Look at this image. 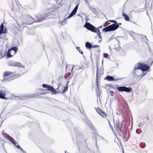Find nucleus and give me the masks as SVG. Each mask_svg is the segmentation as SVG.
<instances>
[{
  "mask_svg": "<svg viewBox=\"0 0 153 153\" xmlns=\"http://www.w3.org/2000/svg\"><path fill=\"white\" fill-rule=\"evenodd\" d=\"M150 67L148 65L143 63H138L136 64L134 68V70L136 71L137 69H140L143 72H145L150 69Z\"/></svg>",
  "mask_w": 153,
  "mask_h": 153,
  "instance_id": "1",
  "label": "nucleus"
},
{
  "mask_svg": "<svg viewBox=\"0 0 153 153\" xmlns=\"http://www.w3.org/2000/svg\"><path fill=\"white\" fill-rule=\"evenodd\" d=\"M84 27L88 30L91 31L92 32H96L100 31L99 29L102 28V26H100L97 28L96 27L89 22H86L84 25Z\"/></svg>",
  "mask_w": 153,
  "mask_h": 153,
  "instance_id": "2",
  "label": "nucleus"
},
{
  "mask_svg": "<svg viewBox=\"0 0 153 153\" xmlns=\"http://www.w3.org/2000/svg\"><path fill=\"white\" fill-rule=\"evenodd\" d=\"M18 48L16 47H13L9 49L6 53V56L8 58L12 57L17 53Z\"/></svg>",
  "mask_w": 153,
  "mask_h": 153,
  "instance_id": "3",
  "label": "nucleus"
},
{
  "mask_svg": "<svg viewBox=\"0 0 153 153\" xmlns=\"http://www.w3.org/2000/svg\"><path fill=\"white\" fill-rule=\"evenodd\" d=\"M78 5H76L67 18L64 19L60 23L62 25H64L65 24H66V22L68 19L72 17L76 13L78 9Z\"/></svg>",
  "mask_w": 153,
  "mask_h": 153,
  "instance_id": "4",
  "label": "nucleus"
},
{
  "mask_svg": "<svg viewBox=\"0 0 153 153\" xmlns=\"http://www.w3.org/2000/svg\"><path fill=\"white\" fill-rule=\"evenodd\" d=\"M52 15L50 13L44 15L43 16H38L37 17V19L36 20V21L35 22H40L43 20L44 19H47L51 18L52 17Z\"/></svg>",
  "mask_w": 153,
  "mask_h": 153,
  "instance_id": "5",
  "label": "nucleus"
},
{
  "mask_svg": "<svg viewBox=\"0 0 153 153\" xmlns=\"http://www.w3.org/2000/svg\"><path fill=\"white\" fill-rule=\"evenodd\" d=\"M117 90L119 92L125 91L127 93H130L132 91V88L124 86H118Z\"/></svg>",
  "mask_w": 153,
  "mask_h": 153,
  "instance_id": "6",
  "label": "nucleus"
},
{
  "mask_svg": "<svg viewBox=\"0 0 153 153\" xmlns=\"http://www.w3.org/2000/svg\"><path fill=\"white\" fill-rule=\"evenodd\" d=\"M42 86L44 88H47V90L51 91L53 94H54L57 93L56 90L51 85L44 84L42 85Z\"/></svg>",
  "mask_w": 153,
  "mask_h": 153,
  "instance_id": "7",
  "label": "nucleus"
},
{
  "mask_svg": "<svg viewBox=\"0 0 153 153\" xmlns=\"http://www.w3.org/2000/svg\"><path fill=\"white\" fill-rule=\"evenodd\" d=\"M8 65L10 66L19 67L25 69V66L22 65L21 63L18 62H14L13 61H11L8 63Z\"/></svg>",
  "mask_w": 153,
  "mask_h": 153,
  "instance_id": "8",
  "label": "nucleus"
},
{
  "mask_svg": "<svg viewBox=\"0 0 153 153\" xmlns=\"http://www.w3.org/2000/svg\"><path fill=\"white\" fill-rule=\"evenodd\" d=\"M22 75V74H13L12 76H9L8 78L6 79H4V80H7V82H9L17 78L19 76H21Z\"/></svg>",
  "mask_w": 153,
  "mask_h": 153,
  "instance_id": "9",
  "label": "nucleus"
},
{
  "mask_svg": "<svg viewBox=\"0 0 153 153\" xmlns=\"http://www.w3.org/2000/svg\"><path fill=\"white\" fill-rule=\"evenodd\" d=\"M26 19L27 20V21H26L25 19L24 22H22V24L21 25H22V27H25V26H24V25H30L31 24V23H30L29 22V20H30V19H32L33 20H34V19L30 16V15H27L26 17Z\"/></svg>",
  "mask_w": 153,
  "mask_h": 153,
  "instance_id": "10",
  "label": "nucleus"
},
{
  "mask_svg": "<svg viewBox=\"0 0 153 153\" xmlns=\"http://www.w3.org/2000/svg\"><path fill=\"white\" fill-rule=\"evenodd\" d=\"M123 79V78L121 79L120 78H118L117 79H114L113 77L110 76H107L104 78L105 80H107L109 81L120 80Z\"/></svg>",
  "mask_w": 153,
  "mask_h": 153,
  "instance_id": "11",
  "label": "nucleus"
},
{
  "mask_svg": "<svg viewBox=\"0 0 153 153\" xmlns=\"http://www.w3.org/2000/svg\"><path fill=\"white\" fill-rule=\"evenodd\" d=\"M13 74H14V73L13 72H11L10 71H5L4 72L3 75V77L4 78L3 80H2L3 81H7V80H4V79H6L5 78L7 76H9L10 75H12ZM7 78H6L7 79Z\"/></svg>",
  "mask_w": 153,
  "mask_h": 153,
  "instance_id": "12",
  "label": "nucleus"
},
{
  "mask_svg": "<svg viewBox=\"0 0 153 153\" xmlns=\"http://www.w3.org/2000/svg\"><path fill=\"white\" fill-rule=\"evenodd\" d=\"M111 31H114L117 29L119 26L118 24H112L109 25Z\"/></svg>",
  "mask_w": 153,
  "mask_h": 153,
  "instance_id": "13",
  "label": "nucleus"
},
{
  "mask_svg": "<svg viewBox=\"0 0 153 153\" xmlns=\"http://www.w3.org/2000/svg\"><path fill=\"white\" fill-rule=\"evenodd\" d=\"M36 95H37L31 94L29 95V96H20V97L17 96V97L19 98L21 100H23L28 98H34L36 97Z\"/></svg>",
  "mask_w": 153,
  "mask_h": 153,
  "instance_id": "14",
  "label": "nucleus"
},
{
  "mask_svg": "<svg viewBox=\"0 0 153 153\" xmlns=\"http://www.w3.org/2000/svg\"><path fill=\"white\" fill-rule=\"evenodd\" d=\"M99 73V69L98 68L97 66V74H96V85L97 87L99 89V88H98V82H99V77H100V76H99V75L98 74Z\"/></svg>",
  "mask_w": 153,
  "mask_h": 153,
  "instance_id": "15",
  "label": "nucleus"
},
{
  "mask_svg": "<svg viewBox=\"0 0 153 153\" xmlns=\"http://www.w3.org/2000/svg\"><path fill=\"white\" fill-rule=\"evenodd\" d=\"M6 137L7 138H8V139L13 144H14V143H16V142L15 140L11 137L9 136L7 134H6Z\"/></svg>",
  "mask_w": 153,
  "mask_h": 153,
  "instance_id": "16",
  "label": "nucleus"
},
{
  "mask_svg": "<svg viewBox=\"0 0 153 153\" xmlns=\"http://www.w3.org/2000/svg\"><path fill=\"white\" fill-rule=\"evenodd\" d=\"M6 32L4 31V24L2 23L0 26V35L2 34L5 33Z\"/></svg>",
  "mask_w": 153,
  "mask_h": 153,
  "instance_id": "17",
  "label": "nucleus"
},
{
  "mask_svg": "<svg viewBox=\"0 0 153 153\" xmlns=\"http://www.w3.org/2000/svg\"><path fill=\"white\" fill-rule=\"evenodd\" d=\"M94 33H96L98 36L99 39H100V40L99 41V42L100 43L102 41V36L101 35V32L100 31L96 32H94Z\"/></svg>",
  "mask_w": 153,
  "mask_h": 153,
  "instance_id": "18",
  "label": "nucleus"
},
{
  "mask_svg": "<svg viewBox=\"0 0 153 153\" xmlns=\"http://www.w3.org/2000/svg\"><path fill=\"white\" fill-rule=\"evenodd\" d=\"M92 45L88 42H87L85 43V47L87 49L92 48Z\"/></svg>",
  "mask_w": 153,
  "mask_h": 153,
  "instance_id": "19",
  "label": "nucleus"
},
{
  "mask_svg": "<svg viewBox=\"0 0 153 153\" xmlns=\"http://www.w3.org/2000/svg\"><path fill=\"white\" fill-rule=\"evenodd\" d=\"M102 31L103 32H111L109 27V26L106 27L104 28L102 30Z\"/></svg>",
  "mask_w": 153,
  "mask_h": 153,
  "instance_id": "20",
  "label": "nucleus"
},
{
  "mask_svg": "<svg viewBox=\"0 0 153 153\" xmlns=\"http://www.w3.org/2000/svg\"><path fill=\"white\" fill-rule=\"evenodd\" d=\"M114 125L115 127H116V130L119 129V125H120V123L119 121H116L115 123H114Z\"/></svg>",
  "mask_w": 153,
  "mask_h": 153,
  "instance_id": "21",
  "label": "nucleus"
},
{
  "mask_svg": "<svg viewBox=\"0 0 153 153\" xmlns=\"http://www.w3.org/2000/svg\"><path fill=\"white\" fill-rule=\"evenodd\" d=\"M122 15L124 17L125 20L127 21H129V18L127 14L124 13H122Z\"/></svg>",
  "mask_w": 153,
  "mask_h": 153,
  "instance_id": "22",
  "label": "nucleus"
},
{
  "mask_svg": "<svg viewBox=\"0 0 153 153\" xmlns=\"http://www.w3.org/2000/svg\"><path fill=\"white\" fill-rule=\"evenodd\" d=\"M99 114L101 115L103 117H105L107 116V115L102 110Z\"/></svg>",
  "mask_w": 153,
  "mask_h": 153,
  "instance_id": "23",
  "label": "nucleus"
},
{
  "mask_svg": "<svg viewBox=\"0 0 153 153\" xmlns=\"http://www.w3.org/2000/svg\"><path fill=\"white\" fill-rule=\"evenodd\" d=\"M89 8L94 13H96L97 10L95 8H93L92 7H91L90 6L89 7Z\"/></svg>",
  "mask_w": 153,
  "mask_h": 153,
  "instance_id": "24",
  "label": "nucleus"
},
{
  "mask_svg": "<svg viewBox=\"0 0 153 153\" xmlns=\"http://www.w3.org/2000/svg\"><path fill=\"white\" fill-rule=\"evenodd\" d=\"M68 81H67V83L66 84V86L64 88V89L63 90V91H62L63 93H65L68 90Z\"/></svg>",
  "mask_w": 153,
  "mask_h": 153,
  "instance_id": "25",
  "label": "nucleus"
},
{
  "mask_svg": "<svg viewBox=\"0 0 153 153\" xmlns=\"http://www.w3.org/2000/svg\"><path fill=\"white\" fill-rule=\"evenodd\" d=\"M76 48L77 50H78L81 54H83V52L80 50V48L79 47H77Z\"/></svg>",
  "mask_w": 153,
  "mask_h": 153,
  "instance_id": "26",
  "label": "nucleus"
},
{
  "mask_svg": "<svg viewBox=\"0 0 153 153\" xmlns=\"http://www.w3.org/2000/svg\"><path fill=\"white\" fill-rule=\"evenodd\" d=\"M142 132V130L140 129H137L136 130V132L137 134H139Z\"/></svg>",
  "mask_w": 153,
  "mask_h": 153,
  "instance_id": "27",
  "label": "nucleus"
},
{
  "mask_svg": "<svg viewBox=\"0 0 153 153\" xmlns=\"http://www.w3.org/2000/svg\"><path fill=\"white\" fill-rule=\"evenodd\" d=\"M96 110L97 112L99 114L102 111V110L100 108H97L96 109Z\"/></svg>",
  "mask_w": 153,
  "mask_h": 153,
  "instance_id": "28",
  "label": "nucleus"
},
{
  "mask_svg": "<svg viewBox=\"0 0 153 153\" xmlns=\"http://www.w3.org/2000/svg\"><path fill=\"white\" fill-rule=\"evenodd\" d=\"M109 21H110L111 22H112V23H113V24H118L117 22L115 20H109Z\"/></svg>",
  "mask_w": 153,
  "mask_h": 153,
  "instance_id": "29",
  "label": "nucleus"
},
{
  "mask_svg": "<svg viewBox=\"0 0 153 153\" xmlns=\"http://www.w3.org/2000/svg\"><path fill=\"white\" fill-rule=\"evenodd\" d=\"M100 47L99 45H92V48H96L97 47Z\"/></svg>",
  "mask_w": 153,
  "mask_h": 153,
  "instance_id": "30",
  "label": "nucleus"
},
{
  "mask_svg": "<svg viewBox=\"0 0 153 153\" xmlns=\"http://www.w3.org/2000/svg\"><path fill=\"white\" fill-rule=\"evenodd\" d=\"M104 57L106 58H108V55L107 53H105L104 55Z\"/></svg>",
  "mask_w": 153,
  "mask_h": 153,
  "instance_id": "31",
  "label": "nucleus"
},
{
  "mask_svg": "<svg viewBox=\"0 0 153 153\" xmlns=\"http://www.w3.org/2000/svg\"><path fill=\"white\" fill-rule=\"evenodd\" d=\"M143 123H140L139 124L138 127L139 128H140V126H142L143 125Z\"/></svg>",
  "mask_w": 153,
  "mask_h": 153,
  "instance_id": "32",
  "label": "nucleus"
},
{
  "mask_svg": "<svg viewBox=\"0 0 153 153\" xmlns=\"http://www.w3.org/2000/svg\"><path fill=\"white\" fill-rule=\"evenodd\" d=\"M109 92L110 93H111V94H110L111 95V96H113L114 95V92H113V91H110Z\"/></svg>",
  "mask_w": 153,
  "mask_h": 153,
  "instance_id": "33",
  "label": "nucleus"
},
{
  "mask_svg": "<svg viewBox=\"0 0 153 153\" xmlns=\"http://www.w3.org/2000/svg\"><path fill=\"white\" fill-rule=\"evenodd\" d=\"M144 144V143H141L140 144V146L142 148H144L145 147V146H142L141 144Z\"/></svg>",
  "mask_w": 153,
  "mask_h": 153,
  "instance_id": "34",
  "label": "nucleus"
},
{
  "mask_svg": "<svg viewBox=\"0 0 153 153\" xmlns=\"http://www.w3.org/2000/svg\"><path fill=\"white\" fill-rule=\"evenodd\" d=\"M14 143V144H13L15 146L17 147L18 145V143L17 142L15 143Z\"/></svg>",
  "mask_w": 153,
  "mask_h": 153,
  "instance_id": "35",
  "label": "nucleus"
},
{
  "mask_svg": "<svg viewBox=\"0 0 153 153\" xmlns=\"http://www.w3.org/2000/svg\"><path fill=\"white\" fill-rule=\"evenodd\" d=\"M17 148H18L19 149H20V148H21V147L19 145H18L17 147Z\"/></svg>",
  "mask_w": 153,
  "mask_h": 153,
  "instance_id": "36",
  "label": "nucleus"
},
{
  "mask_svg": "<svg viewBox=\"0 0 153 153\" xmlns=\"http://www.w3.org/2000/svg\"><path fill=\"white\" fill-rule=\"evenodd\" d=\"M2 53L0 52V58L2 57Z\"/></svg>",
  "mask_w": 153,
  "mask_h": 153,
  "instance_id": "37",
  "label": "nucleus"
},
{
  "mask_svg": "<svg viewBox=\"0 0 153 153\" xmlns=\"http://www.w3.org/2000/svg\"><path fill=\"white\" fill-rule=\"evenodd\" d=\"M146 73H143V74H142V76H144L145 74H146Z\"/></svg>",
  "mask_w": 153,
  "mask_h": 153,
  "instance_id": "38",
  "label": "nucleus"
},
{
  "mask_svg": "<svg viewBox=\"0 0 153 153\" xmlns=\"http://www.w3.org/2000/svg\"><path fill=\"white\" fill-rule=\"evenodd\" d=\"M108 86H109L110 87H111V86H112L111 84H108Z\"/></svg>",
  "mask_w": 153,
  "mask_h": 153,
  "instance_id": "39",
  "label": "nucleus"
},
{
  "mask_svg": "<svg viewBox=\"0 0 153 153\" xmlns=\"http://www.w3.org/2000/svg\"><path fill=\"white\" fill-rule=\"evenodd\" d=\"M21 150L22 152L24 151V150L21 147V148L19 149Z\"/></svg>",
  "mask_w": 153,
  "mask_h": 153,
  "instance_id": "40",
  "label": "nucleus"
},
{
  "mask_svg": "<svg viewBox=\"0 0 153 153\" xmlns=\"http://www.w3.org/2000/svg\"><path fill=\"white\" fill-rule=\"evenodd\" d=\"M124 132H126V133H125V135H126V133H127V130H125V131Z\"/></svg>",
  "mask_w": 153,
  "mask_h": 153,
  "instance_id": "41",
  "label": "nucleus"
},
{
  "mask_svg": "<svg viewBox=\"0 0 153 153\" xmlns=\"http://www.w3.org/2000/svg\"><path fill=\"white\" fill-rule=\"evenodd\" d=\"M118 24V25H119H119H121L122 24L120 23H119Z\"/></svg>",
  "mask_w": 153,
  "mask_h": 153,
  "instance_id": "42",
  "label": "nucleus"
},
{
  "mask_svg": "<svg viewBox=\"0 0 153 153\" xmlns=\"http://www.w3.org/2000/svg\"><path fill=\"white\" fill-rule=\"evenodd\" d=\"M23 153H27L24 150L22 152Z\"/></svg>",
  "mask_w": 153,
  "mask_h": 153,
  "instance_id": "43",
  "label": "nucleus"
},
{
  "mask_svg": "<svg viewBox=\"0 0 153 153\" xmlns=\"http://www.w3.org/2000/svg\"><path fill=\"white\" fill-rule=\"evenodd\" d=\"M109 125H110V126L111 128H112V126H111V124H110V123H109Z\"/></svg>",
  "mask_w": 153,
  "mask_h": 153,
  "instance_id": "44",
  "label": "nucleus"
},
{
  "mask_svg": "<svg viewBox=\"0 0 153 153\" xmlns=\"http://www.w3.org/2000/svg\"><path fill=\"white\" fill-rule=\"evenodd\" d=\"M6 28H5V29H4V31H5V32H6Z\"/></svg>",
  "mask_w": 153,
  "mask_h": 153,
  "instance_id": "45",
  "label": "nucleus"
},
{
  "mask_svg": "<svg viewBox=\"0 0 153 153\" xmlns=\"http://www.w3.org/2000/svg\"><path fill=\"white\" fill-rule=\"evenodd\" d=\"M96 145L97 147V141H96Z\"/></svg>",
  "mask_w": 153,
  "mask_h": 153,
  "instance_id": "46",
  "label": "nucleus"
},
{
  "mask_svg": "<svg viewBox=\"0 0 153 153\" xmlns=\"http://www.w3.org/2000/svg\"><path fill=\"white\" fill-rule=\"evenodd\" d=\"M73 68H74V67H73L72 68V69H71V71L72 72V70H73Z\"/></svg>",
  "mask_w": 153,
  "mask_h": 153,
  "instance_id": "47",
  "label": "nucleus"
},
{
  "mask_svg": "<svg viewBox=\"0 0 153 153\" xmlns=\"http://www.w3.org/2000/svg\"><path fill=\"white\" fill-rule=\"evenodd\" d=\"M109 49H110V51H111V48L110 47V46H109Z\"/></svg>",
  "mask_w": 153,
  "mask_h": 153,
  "instance_id": "48",
  "label": "nucleus"
},
{
  "mask_svg": "<svg viewBox=\"0 0 153 153\" xmlns=\"http://www.w3.org/2000/svg\"><path fill=\"white\" fill-rule=\"evenodd\" d=\"M152 63H153V62H152L151 63V65H152Z\"/></svg>",
  "mask_w": 153,
  "mask_h": 153,
  "instance_id": "49",
  "label": "nucleus"
},
{
  "mask_svg": "<svg viewBox=\"0 0 153 153\" xmlns=\"http://www.w3.org/2000/svg\"><path fill=\"white\" fill-rule=\"evenodd\" d=\"M89 121V120H87V122L88 123Z\"/></svg>",
  "mask_w": 153,
  "mask_h": 153,
  "instance_id": "50",
  "label": "nucleus"
},
{
  "mask_svg": "<svg viewBox=\"0 0 153 153\" xmlns=\"http://www.w3.org/2000/svg\"><path fill=\"white\" fill-rule=\"evenodd\" d=\"M89 20V19H86V20L87 21V20Z\"/></svg>",
  "mask_w": 153,
  "mask_h": 153,
  "instance_id": "51",
  "label": "nucleus"
},
{
  "mask_svg": "<svg viewBox=\"0 0 153 153\" xmlns=\"http://www.w3.org/2000/svg\"><path fill=\"white\" fill-rule=\"evenodd\" d=\"M145 36V38H146V39L147 40V39L146 36Z\"/></svg>",
  "mask_w": 153,
  "mask_h": 153,
  "instance_id": "52",
  "label": "nucleus"
},
{
  "mask_svg": "<svg viewBox=\"0 0 153 153\" xmlns=\"http://www.w3.org/2000/svg\"><path fill=\"white\" fill-rule=\"evenodd\" d=\"M67 65H66V70H67Z\"/></svg>",
  "mask_w": 153,
  "mask_h": 153,
  "instance_id": "53",
  "label": "nucleus"
},
{
  "mask_svg": "<svg viewBox=\"0 0 153 153\" xmlns=\"http://www.w3.org/2000/svg\"><path fill=\"white\" fill-rule=\"evenodd\" d=\"M117 41H118V43H119L120 42L118 40H117Z\"/></svg>",
  "mask_w": 153,
  "mask_h": 153,
  "instance_id": "54",
  "label": "nucleus"
},
{
  "mask_svg": "<svg viewBox=\"0 0 153 153\" xmlns=\"http://www.w3.org/2000/svg\"><path fill=\"white\" fill-rule=\"evenodd\" d=\"M2 146H3V147L4 148V145H2Z\"/></svg>",
  "mask_w": 153,
  "mask_h": 153,
  "instance_id": "55",
  "label": "nucleus"
},
{
  "mask_svg": "<svg viewBox=\"0 0 153 153\" xmlns=\"http://www.w3.org/2000/svg\"><path fill=\"white\" fill-rule=\"evenodd\" d=\"M130 35H131V36H132V35H131V34H130Z\"/></svg>",
  "mask_w": 153,
  "mask_h": 153,
  "instance_id": "56",
  "label": "nucleus"
},
{
  "mask_svg": "<svg viewBox=\"0 0 153 153\" xmlns=\"http://www.w3.org/2000/svg\"><path fill=\"white\" fill-rule=\"evenodd\" d=\"M65 153H66V151H65Z\"/></svg>",
  "mask_w": 153,
  "mask_h": 153,
  "instance_id": "57",
  "label": "nucleus"
},
{
  "mask_svg": "<svg viewBox=\"0 0 153 153\" xmlns=\"http://www.w3.org/2000/svg\"><path fill=\"white\" fill-rule=\"evenodd\" d=\"M147 119L148 120H149V118H147Z\"/></svg>",
  "mask_w": 153,
  "mask_h": 153,
  "instance_id": "58",
  "label": "nucleus"
},
{
  "mask_svg": "<svg viewBox=\"0 0 153 153\" xmlns=\"http://www.w3.org/2000/svg\"><path fill=\"white\" fill-rule=\"evenodd\" d=\"M147 119L148 120H149V118H147Z\"/></svg>",
  "mask_w": 153,
  "mask_h": 153,
  "instance_id": "59",
  "label": "nucleus"
},
{
  "mask_svg": "<svg viewBox=\"0 0 153 153\" xmlns=\"http://www.w3.org/2000/svg\"><path fill=\"white\" fill-rule=\"evenodd\" d=\"M123 153H124V151H123Z\"/></svg>",
  "mask_w": 153,
  "mask_h": 153,
  "instance_id": "60",
  "label": "nucleus"
}]
</instances>
